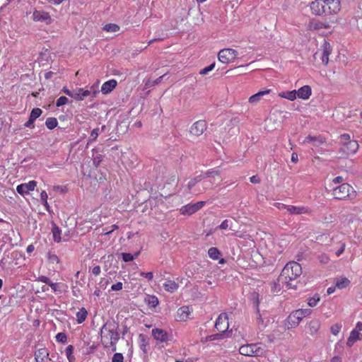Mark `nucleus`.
<instances>
[{"label":"nucleus","instance_id":"41","mask_svg":"<svg viewBox=\"0 0 362 362\" xmlns=\"http://www.w3.org/2000/svg\"><path fill=\"white\" fill-rule=\"evenodd\" d=\"M139 344H140L141 349L144 351H146V347L148 346V343L147 340L146 339L145 337L143 334H140L139 335Z\"/></svg>","mask_w":362,"mask_h":362},{"label":"nucleus","instance_id":"35","mask_svg":"<svg viewBox=\"0 0 362 362\" xmlns=\"http://www.w3.org/2000/svg\"><path fill=\"white\" fill-rule=\"evenodd\" d=\"M145 301L149 306L153 308H156L159 303L158 298L156 296H148Z\"/></svg>","mask_w":362,"mask_h":362},{"label":"nucleus","instance_id":"45","mask_svg":"<svg viewBox=\"0 0 362 362\" xmlns=\"http://www.w3.org/2000/svg\"><path fill=\"white\" fill-rule=\"evenodd\" d=\"M214 67H215V63H213V64H210L209 66L201 69L199 71V74L200 75H206L209 71H212L214 69Z\"/></svg>","mask_w":362,"mask_h":362},{"label":"nucleus","instance_id":"49","mask_svg":"<svg viewBox=\"0 0 362 362\" xmlns=\"http://www.w3.org/2000/svg\"><path fill=\"white\" fill-rule=\"evenodd\" d=\"M346 243L344 242H340V247L336 251L335 254L337 257H339L345 250Z\"/></svg>","mask_w":362,"mask_h":362},{"label":"nucleus","instance_id":"3","mask_svg":"<svg viewBox=\"0 0 362 362\" xmlns=\"http://www.w3.org/2000/svg\"><path fill=\"white\" fill-rule=\"evenodd\" d=\"M266 352L267 347L262 343L244 344L239 348L240 354L249 357L263 356Z\"/></svg>","mask_w":362,"mask_h":362},{"label":"nucleus","instance_id":"42","mask_svg":"<svg viewBox=\"0 0 362 362\" xmlns=\"http://www.w3.org/2000/svg\"><path fill=\"white\" fill-rule=\"evenodd\" d=\"M138 256V253H136L135 255H133L130 253H122V259L124 262H131L134 259Z\"/></svg>","mask_w":362,"mask_h":362},{"label":"nucleus","instance_id":"25","mask_svg":"<svg viewBox=\"0 0 362 362\" xmlns=\"http://www.w3.org/2000/svg\"><path fill=\"white\" fill-rule=\"evenodd\" d=\"M163 288L166 291H168L169 293H174L178 289L179 284L177 283H176L175 281H174L170 279H168L163 283Z\"/></svg>","mask_w":362,"mask_h":362},{"label":"nucleus","instance_id":"52","mask_svg":"<svg viewBox=\"0 0 362 362\" xmlns=\"http://www.w3.org/2000/svg\"><path fill=\"white\" fill-rule=\"evenodd\" d=\"M140 275L146 279H147L148 281H151L153 278V274L152 272H141Z\"/></svg>","mask_w":362,"mask_h":362},{"label":"nucleus","instance_id":"29","mask_svg":"<svg viewBox=\"0 0 362 362\" xmlns=\"http://www.w3.org/2000/svg\"><path fill=\"white\" fill-rule=\"evenodd\" d=\"M278 95L290 101H293L297 98L296 90L282 91L279 93Z\"/></svg>","mask_w":362,"mask_h":362},{"label":"nucleus","instance_id":"32","mask_svg":"<svg viewBox=\"0 0 362 362\" xmlns=\"http://www.w3.org/2000/svg\"><path fill=\"white\" fill-rule=\"evenodd\" d=\"M208 255L211 259L217 260L221 256V252L216 247H211L208 250Z\"/></svg>","mask_w":362,"mask_h":362},{"label":"nucleus","instance_id":"8","mask_svg":"<svg viewBox=\"0 0 362 362\" xmlns=\"http://www.w3.org/2000/svg\"><path fill=\"white\" fill-rule=\"evenodd\" d=\"M98 92L99 91L98 90L97 84L91 86L88 89H84V88H76L74 90L73 99H74L75 100H77V101H82L86 98H88V97L95 98L96 95H98Z\"/></svg>","mask_w":362,"mask_h":362},{"label":"nucleus","instance_id":"38","mask_svg":"<svg viewBox=\"0 0 362 362\" xmlns=\"http://www.w3.org/2000/svg\"><path fill=\"white\" fill-rule=\"evenodd\" d=\"M228 335L226 334V332H221L218 334H214L209 335L206 337L207 341H214V340H218L222 339L224 337H227Z\"/></svg>","mask_w":362,"mask_h":362},{"label":"nucleus","instance_id":"60","mask_svg":"<svg viewBox=\"0 0 362 362\" xmlns=\"http://www.w3.org/2000/svg\"><path fill=\"white\" fill-rule=\"evenodd\" d=\"M118 228V226L116 225V224H114L112 226V229L110 230H107L106 229H104L103 230V233L105 234V235H108L110 234V233H112L113 230H116Z\"/></svg>","mask_w":362,"mask_h":362},{"label":"nucleus","instance_id":"17","mask_svg":"<svg viewBox=\"0 0 362 362\" xmlns=\"http://www.w3.org/2000/svg\"><path fill=\"white\" fill-rule=\"evenodd\" d=\"M206 129V123L204 120H199L193 124L190 128V133L195 136H199Z\"/></svg>","mask_w":362,"mask_h":362},{"label":"nucleus","instance_id":"33","mask_svg":"<svg viewBox=\"0 0 362 362\" xmlns=\"http://www.w3.org/2000/svg\"><path fill=\"white\" fill-rule=\"evenodd\" d=\"M103 29L107 33H116L119 30V26L115 23H109L105 25Z\"/></svg>","mask_w":362,"mask_h":362},{"label":"nucleus","instance_id":"61","mask_svg":"<svg viewBox=\"0 0 362 362\" xmlns=\"http://www.w3.org/2000/svg\"><path fill=\"white\" fill-rule=\"evenodd\" d=\"M354 330H356V332H360L361 331H362V322H358L356 324V327H355V328L354 329Z\"/></svg>","mask_w":362,"mask_h":362},{"label":"nucleus","instance_id":"4","mask_svg":"<svg viewBox=\"0 0 362 362\" xmlns=\"http://www.w3.org/2000/svg\"><path fill=\"white\" fill-rule=\"evenodd\" d=\"M302 274V268L296 262H290L286 264L281 273V279L286 282L293 281L299 277Z\"/></svg>","mask_w":362,"mask_h":362},{"label":"nucleus","instance_id":"46","mask_svg":"<svg viewBox=\"0 0 362 362\" xmlns=\"http://www.w3.org/2000/svg\"><path fill=\"white\" fill-rule=\"evenodd\" d=\"M124 356L120 353H116L113 355L112 358V362H123Z\"/></svg>","mask_w":362,"mask_h":362},{"label":"nucleus","instance_id":"44","mask_svg":"<svg viewBox=\"0 0 362 362\" xmlns=\"http://www.w3.org/2000/svg\"><path fill=\"white\" fill-rule=\"evenodd\" d=\"M56 341L61 343H66L67 341L66 334L64 332H59L55 337Z\"/></svg>","mask_w":362,"mask_h":362},{"label":"nucleus","instance_id":"16","mask_svg":"<svg viewBox=\"0 0 362 362\" xmlns=\"http://www.w3.org/2000/svg\"><path fill=\"white\" fill-rule=\"evenodd\" d=\"M37 186V182L30 180L27 183H22L16 187V191L22 196L29 194L30 192L34 191Z\"/></svg>","mask_w":362,"mask_h":362},{"label":"nucleus","instance_id":"51","mask_svg":"<svg viewBox=\"0 0 362 362\" xmlns=\"http://www.w3.org/2000/svg\"><path fill=\"white\" fill-rule=\"evenodd\" d=\"M48 195L45 191H42L40 193V201L42 204H46L47 202Z\"/></svg>","mask_w":362,"mask_h":362},{"label":"nucleus","instance_id":"30","mask_svg":"<svg viewBox=\"0 0 362 362\" xmlns=\"http://www.w3.org/2000/svg\"><path fill=\"white\" fill-rule=\"evenodd\" d=\"M88 315V312L85 308H81L79 309V310L76 313V321L78 324L83 323Z\"/></svg>","mask_w":362,"mask_h":362},{"label":"nucleus","instance_id":"56","mask_svg":"<svg viewBox=\"0 0 362 362\" xmlns=\"http://www.w3.org/2000/svg\"><path fill=\"white\" fill-rule=\"evenodd\" d=\"M218 227H219V228L223 229V230H226V229L228 228H229V221L227 219L224 220L220 224V226Z\"/></svg>","mask_w":362,"mask_h":362},{"label":"nucleus","instance_id":"15","mask_svg":"<svg viewBox=\"0 0 362 362\" xmlns=\"http://www.w3.org/2000/svg\"><path fill=\"white\" fill-rule=\"evenodd\" d=\"M151 334L153 339L158 343L167 342L170 341L171 338L167 331L159 328L153 329Z\"/></svg>","mask_w":362,"mask_h":362},{"label":"nucleus","instance_id":"34","mask_svg":"<svg viewBox=\"0 0 362 362\" xmlns=\"http://www.w3.org/2000/svg\"><path fill=\"white\" fill-rule=\"evenodd\" d=\"M66 356L69 362H74L75 357L74 356V346L69 345L65 349Z\"/></svg>","mask_w":362,"mask_h":362},{"label":"nucleus","instance_id":"47","mask_svg":"<svg viewBox=\"0 0 362 362\" xmlns=\"http://www.w3.org/2000/svg\"><path fill=\"white\" fill-rule=\"evenodd\" d=\"M67 103H68V98L65 96H61L57 99V100L56 102V105L57 107H60L64 105H66Z\"/></svg>","mask_w":362,"mask_h":362},{"label":"nucleus","instance_id":"14","mask_svg":"<svg viewBox=\"0 0 362 362\" xmlns=\"http://www.w3.org/2000/svg\"><path fill=\"white\" fill-rule=\"evenodd\" d=\"M216 329L221 332H226L228 327V317L226 313H221L215 322Z\"/></svg>","mask_w":362,"mask_h":362},{"label":"nucleus","instance_id":"19","mask_svg":"<svg viewBox=\"0 0 362 362\" xmlns=\"http://www.w3.org/2000/svg\"><path fill=\"white\" fill-rule=\"evenodd\" d=\"M287 212L292 215H300L308 214L310 212V210L307 206H297L288 205L287 207Z\"/></svg>","mask_w":362,"mask_h":362},{"label":"nucleus","instance_id":"58","mask_svg":"<svg viewBox=\"0 0 362 362\" xmlns=\"http://www.w3.org/2000/svg\"><path fill=\"white\" fill-rule=\"evenodd\" d=\"M102 160L101 155L97 156L93 158V164L95 166H98Z\"/></svg>","mask_w":362,"mask_h":362},{"label":"nucleus","instance_id":"18","mask_svg":"<svg viewBox=\"0 0 362 362\" xmlns=\"http://www.w3.org/2000/svg\"><path fill=\"white\" fill-rule=\"evenodd\" d=\"M296 92L297 98L302 100H308L312 94V89L310 86L305 85L300 87Z\"/></svg>","mask_w":362,"mask_h":362},{"label":"nucleus","instance_id":"36","mask_svg":"<svg viewBox=\"0 0 362 362\" xmlns=\"http://www.w3.org/2000/svg\"><path fill=\"white\" fill-rule=\"evenodd\" d=\"M57 124L58 122L55 117H49L45 121V125L49 129H54Z\"/></svg>","mask_w":362,"mask_h":362},{"label":"nucleus","instance_id":"10","mask_svg":"<svg viewBox=\"0 0 362 362\" xmlns=\"http://www.w3.org/2000/svg\"><path fill=\"white\" fill-rule=\"evenodd\" d=\"M32 19L35 22L43 23L47 25L52 24L54 21L48 12L37 9L34 10Z\"/></svg>","mask_w":362,"mask_h":362},{"label":"nucleus","instance_id":"9","mask_svg":"<svg viewBox=\"0 0 362 362\" xmlns=\"http://www.w3.org/2000/svg\"><path fill=\"white\" fill-rule=\"evenodd\" d=\"M238 52L231 48H225L219 51L218 54V60L223 64L233 62L238 57Z\"/></svg>","mask_w":362,"mask_h":362},{"label":"nucleus","instance_id":"39","mask_svg":"<svg viewBox=\"0 0 362 362\" xmlns=\"http://www.w3.org/2000/svg\"><path fill=\"white\" fill-rule=\"evenodd\" d=\"M42 110L36 107L32 110L29 118L33 120L34 122L37 118H38L42 115Z\"/></svg>","mask_w":362,"mask_h":362},{"label":"nucleus","instance_id":"63","mask_svg":"<svg viewBox=\"0 0 362 362\" xmlns=\"http://www.w3.org/2000/svg\"><path fill=\"white\" fill-rule=\"evenodd\" d=\"M250 182H251L252 183L257 184V183H259V177H258L257 176H255V175L252 176V177L250 178Z\"/></svg>","mask_w":362,"mask_h":362},{"label":"nucleus","instance_id":"12","mask_svg":"<svg viewBox=\"0 0 362 362\" xmlns=\"http://www.w3.org/2000/svg\"><path fill=\"white\" fill-rule=\"evenodd\" d=\"M205 205V202L201 201L194 204H188L182 206L180 209V214L185 216H190L199 209H201Z\"/></svg>","mask_w":362,"mask_h":362},{"label":"nucleus","instance_id":"50","mask_svg":"<svg viewBox=\"0 0 362 362\" xmlns=\"http://www.w3.org/2000/svg\"><path fill=\"white\" fill-rule=\"evenodd\" d=\"M123 288V284L122 282H117L115 284L112 285L111 286V291H121Z\"/></svg>","mask_w":362,"mask_h":362},{"label":"nucleus","instance_id":"59","mask_svg":"<svg viewBox=\"0 0 362 362\" xmlns=\"http://www.w3.org/2000/svg\"><path fill=\"white\" fill-rule=\"evenodd\" d=\"M39 281L43 282L46 284H49L50 283V280L48 277L45 276H41L39 277Z\"/></svg>","mask_w":362,"mask_h":362},{"label":"nucleus","instance_id":"21","mask_svg":"<svg viewBox=\"0 0 362 362\" xmlns=\"http://www.w3.org/2000/svg\"><path fill=\"white\" fill-rule=\"evenodd\" d=\"M361 340H362V334L360 332H356V330L352 329L347 339L346 345L351 347L357 341Z\"/></svg>","mask_w":362,"mask_h":362},{"label":"nucleus","instance_id":"62","mask_svg":"<svg viewBox=\"0 0 362 362\" xmlns=\"http://www.w3.org/2000/svg\"><path fill=\"white\" fill-rule=\"evenodd\" d=\"M291 161H292L293 163H297V162H298V154H297L296 153H293L291 154Z\"/></svg>","mask_w":362,"mask_h":362},{"label":"nucleus","instance_id":"1","mask_svg":"<svg viewBox=\"0 0 362 362\" xmlns=\"http://www.w3.org/2000/svg\"><path fill=\"white\" fill-rule=\"evenodd\" d=\"M309 6L311 13L314 16H332L340 11L341 0H315Z\"/></svg>","mask_w":362,"mask_h":362},{"label":"nucleus","instance_id":"31","mask_svg":"<svg viewBox=\"0 0 362 362\" xmlns=\"http://www.w3.org/2000/svg\"><path fill=\"white\" fill-rule=\"evenodd\" d=\"M52 235H53L54 240L55 242H57V243H59L61 241V240H62V238H61V230L54 223H52Z\"/></svg>","mask_w":362,"mask_h":362},{"label":"nucleus","instance_id":"5","mask_svg":"<svg viewBox=\"0 0 362 362\" xmlns=\"http://www.w3.org/2000/svg\"><path fill=\"white\" fill-rule=\"evenodd\" d=\"M310 309H298L292 312L285 321V327L288 329H293L298 326L300 321L307 316L310 315Z\"/></svg>","mask_w":362,"mask_h":362},{"label":"nucleus","instance_id":"26","mask_svg":"<svg viewBox=\"0 0 362 362\" xmlns=\"http://www.w3.org/2000/svg\"><path fill=\"white\" fill-rule=\"evenodd\" d=\"M320 322L317 320H311L308 325V332L311 335H315L317 333L320 328Z\"/></svg>","mask_w":362,"mask_h":362},{"label":"nucleus","instance_id":"55","mask_svg":"<svg viewBox=\"0 0 362 362\" xmlns=\"http://www.w3.org/2000/svg\"><path fill=\"white\" fill-rule=\"evenodd\" d=\"M48 285L51 287V288L52 289V291L56 293V292L60 291V290L59 289V284L52 283L50 281V283Z\"/></svg>","mask_w":362,"mask_h":362},{"label":"nucleus","instance_id":"28","mask_svg":"<svg viewBox=\"0 0 362 362\" xmlns=\"http://www.w3.org/2000/svg\"><path fill=\"white\" fill-rule=\"evenodd\" d=\"M335 284L338 289H344L349 286L350 280L345 276H340L335 279Z\"/></svg>","mask_w":362,"mask_h":362},{"label":"nucleus","instance_id":"27","mask_svg":"<svg viewBox=\"0 0 362 362\" xmlns=\"http://www.w3.org/2000/svg\"><path fill=\"white\" fill-rule=\"evenodd\" d=\"M325 140L321 136H308L303 141L304 144H312L315 146H318L319 145L323 144Z\"/></svg>","mask_w":362,"mask_h":362},{"label":"nucleus","instance_id":"11","mask_svg":"<svg viewBox=\"0 0 362 362\" xmlns=\"http://www.w3.org/2000/svg\"><path fill=\"white\" fill-rule=\"evenodd\" d=\"M332 51V48L330 43L327 40H324V42L321 45L320 51L317 52L315 54V56H317L319 54H320L322 63L326 66L329 63V56L331 54Z\"/></svg>","mask_w":362,"mask_h":362},{"label":"nucleus","instance_id":"57","mask_svg":"<svg viewBox=\"0 0 362 362\" xmlns=\"http://www.w3.org/2000/svg\"><path fill=\"white\" fill-rule=\"evenodd\" d=\"M62 91L67 95H69V97L72 98H73V96H74V90H70L69 88H67L66 87H64L63 89H62Z\"/></svg>","mask_w":362,"mask_h":362},{"label":"nucleus","instance_id":"13","mask_svg":"<svg viewBox=\"0 0 362 362\" xmlns=\"http://www.w3.org/2000/svg\"><path fill=\"white\" fill-rule=\"evenodd\" d=\"M192 313V308L187 305H184L177 309L175 319L177 322H186L190 319Z\"/></svg>","mask_w":362,"mask_h":362},{"label":"nucleus","instance_id":"43","mask_svg":"<svg viewBox=\"0 0 362 362\" xmlns=\"http://www.w3.org/2000/svg\"><path fill=\"white\" fill-rule=\"evenodd\" d=\"M341 325L339 323H336L331 326L330 331L332 334H334V336H337L341 331Z\"/></svg>","mask_w":362,"mask_h":362},{"label":"nucleus","instance_id":"24","mask_svg":"<svg viewBox=\"0 0 362 362\" xmlns=\"http://www.w3.org/2000/svg\"><path fill=\"white\" fill-rule=\"evenodd\" d=\"M271 90L269 89L259 91L258 93L251 95L248 99V102L251 104H256L261 100L263 96L269 94Z\"/></svg>","mask_w":362,"mask_h":362},{"label":"nucleus","instance_id":"48","mask_svg":"<svg viewBox=\"0 0 362 362\" xmlns=\"http://www.w3.org/2000/svg\"><path fill=\"white\" fill-rule=\"evenodd\" d=\"M98 134H99V129L98 128L93 129L90 133L88 142L95 141L97 139V137L98 136Z\"/></svg>","mask_w":362,"mask_h":362},{"label":"nucleus","instance_id":"64","mask_svg":"<svg viewBox=\"0 0 362 362\" xmlns=\"http://www.w3.org/2000/svg\"><path fill=\"white\" fill-rule=\"evenodd\" d=\"M336 288H337L336 287V286H331V287H329V288H327V294H328V295H331V294H332V293L336 291Z\"/></svg>","mask_w":362,"mask_h":362},{"label":"nucleus","instance_id":"2","mask_svg":"<svg viewBox=\"0 0 362 362\" xmlns=\"http://www.w3.org/2000/svg\"><path fill=\"white\" fill-rule=\"evenodd\" d=\"M118 326L114 321H107L100 329V341L105 348L116 350L119 340Z\"/></svg>","mask_w":362,"mask_h":362},{"label":"nucleus","instance_id":"53","mask_svg":"<svg viewBox=\"0 0 362 362\" xmlns=\"http://www.w3.org/2000/svg\"><path fill=\"white\" fill-rule=\"evenodd\" d=\"M100 267L97 265L91 269V272L94 276H98L100 274Z\"/></svg>","mask_w":362,"mask_h":362},{"label":"nucleus","instance_id":"23","mask_svg":"<svg viewBox=\"0 0 362 362\" xmlns=\"http://www.w3.org/2000/svg\"><path fill=\"white\" fill-rule=\"evenodd\" d=\"M329 27V24L318 21H311L308 25L309 30H317L320 29H326Z\"/></svg>","mask_w":362,"mask_h":362},{"label":"nucleus","instance_id":"6","mask_svg":"<svg viewBox=\"0 0 362 362\" xmlns=\"http://www.w3.org/2000/svg\"><path fill=\"white\" fill-rule=\"evenodd\" d=\"M341 147L340 151L345 156H351L356 153L358 149V144L356 141L351 140L350 136L347 134L340 136Z\"/></svg>","mask_w":362,"mask_h":362},{"label":"nucleus","instance_id":"37","mask_svg":"<svg viewBox=\"0 0 362 362\" xmlns=\"http://www.w3.org/2000/svg\"><path fill=\"white\" fill-rule=\"evenodd\" d=\"M320 300V297L318 294L314 295L308 299V305L310 307H315Z\"/></svg>","mask_w":362,"mask_h":362},{"label":"nucleus","instance_id":"20","mask_svg":"<svg viewBox=\"0 0 362 362\" xmlns=\"http://www.w3.org/2000/svg\"><path fill=\"white\" fill-rule=\"evenodd\" d=\"M34 356L36 362H45L49 357V352L46 348H40L35 352Z\"/></svg>","mask_w":362,"mask_h":362},{"label":"nucleus","instance_id":"54","mask_svg":"<svg viewBox=\"0 0 362 362\" xmlns=\"http://www.w3.org/2000/svg\"><path fill=\"white\" fill-rule=\"evenodd\" d=\"M274 206L279 209V210L286 209L287 211V207L288 205H286L283 203L275 202L274 203Z\"/></svg>","mask_w":362,"mask_h":362},{"label":"nucleus","instance_id":"40","mask_svg":"<svg viewBox=\"0 0 362 362\" xmlns=\"http://www.w3.org/2000/svg\"><path fill=\"white\" fill-rule=\"evenodd\" d=\"M317 259H318L320 263H321L322 264H327L330 261V258H329V255L326 253L320 254L317 257Z\"/></svg>","mask_w":362,"mask_h":362},{"label":"nucleus","instance_id":"7","mask_svg":"<svg viewBox=\"0 0 362 362\" xmlns=\"http://www.w3.org/2000/svg\"><path fill=\"white\" fill-rule=\"evenodd\" d=\"M332 194L334 197L337 199H344L346 198L353 199L356 195V192L350 185L343 183L333 189Z\"/></svg>","mask_w":362,"mask_h":362},{"label":"nucleus","instance_id":"22","mask_svg":"<svg viewBox=\"0 0 362 362\" xmlns=\"http://www.w3.org/2000/svg\"><path fill=\"white\" fill-rule=\"evenodd\" d=\"M117 81L115 79H111L107 81H105L101 87V92L103 94L110 93L116 86H117Z\"/></svg>","mask_w":362,"mask_h":362}]
</instances>
